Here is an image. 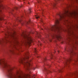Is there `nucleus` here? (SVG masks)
<instances>
[{
    "label": "nucleus",
    "instance_id": "7c9ffc66",
    "mask_svg": "<svg viewBox=\"0 0 78 78\" xmlns=\"http://www.w3.org/2000/svg\"><path fill=\"white\" fill-rule=\"evenodd\" d=\"M72 0V1H73V0Z\"/></svg>",
    "mask_w": 78,
    "mask_h": 78
},
{
    "label": "nucleus",
    "instance_id": "f257e3e1",
    "mask_svg": "<svg viewBox=\"0 0 78 78\" xmlns=\"http://www.w3.org/2000/svg\"><path fill=\"white\" fill-rule=\"evenodd\" d=\"M74 13H75V12H69L68 10V8H67V9H65L64 10L62 13H59L58 14V15L59 16V18L58 20L57 19H55V25L52 26L50 29L52 31L56 33V34L52 35L53 38L55 37L58 40H59V39H61L62 38L60 35V34H59V33L61 31V30L62 29L61 27V24H60L59 20H61L62 19H64V17H65L66 16H70V15L72 16Z\"/></svg>",
    "mask_w": 78,
    "mask_h": 78
},
{
    "label": "nucleus",
    "instance_id": "dca6fc26",
    "mask_svg": "<svg viewBox=\"0 0 78 78\" xmlns=\"http://www.w3.org/2000/svg\"><path fill=\"white\" fill-rule=\"evenodd\" d=\"M29 13H30V12H31V9L30 8L29 9Z\"/></svg>",
    "mask_w": 78,
    "mask_h": 78
},
{
    "label": "nucleus",
    "instance_id": "9b49d317",
    "mask_svg": "<svg viewBox=\"0 0 78 78\" xmlns=\"http://www.w3.org/2000/svg\"><path fill=\"white\" fill-rule=\"evenodd\" d=\"M37 36L38 37H39L41 36V35L40 34V33L37 32Z\"/></svg>",
    "mask_w": 78,
    "mask_h": 78
},
{
    "label": "nucleus",
    "instance_id": "39448f33",
    "mask_svg": "<svg viewBox=\"0 0 78 78\" xmlns=\"http://www.w3.org/2000/svg\"><path fill=\"white\" fill-rule=\"evenodd\" d=\"M5 38L2 40H0V44H6L8 42L7 39L8 38H12L13 39V33L7 32V34H5Z\"/></svg>",
    "mask_w": 78,
    "mask_h": 78
},
{
    "label": "nucleus",
    "instance_id": "7ed1b4c3",
    "mask_svg": "<svg viewBox=\"0 0 78 78\" xmlns=\"http://www.w3.org/2000/svg\"><path fill=\"white\" fill-rule=\"evenodd\" d=\"M29 54V52H27L26 53H25L24 55V57L20 58L19 62L20 63L23 64L24 66V67L27 70H30L31 69H33L34 70L35 68L31 67V66H32L31 60H28L29 58V57H28Z\"/></svg>",
    "mask_w": 78,
    "mask_h": 78
},
{
    "label": "nucleus",
    "instance_id": "f03ea898",
    "mask_svg": "<svg viewBox=\"0 0 78 78\" xmlns=\"http://www.w3.org/2000/svg\"><path fill=\"white\" fill-rule=\"evenodd\" d=\"M0 66H2L3 68L6 69L7 71V76L9 78H28V76H29L27 74H22L19 70L16 71L15 74H13L12 72V68L7 64L4 59H0Z\"/></svg>",
    "mask_w": 78,
    "mask_h": 78
},
{
    "label": "nucleus",
    "instance_id": "423d86ee",
    "mask_svg": "<svg viewBox=\"0 0 78 78\" xmlns=\"http://www.w3.org/2000/svg\"><path fill=\"white\" fill-rule=\"evenodd\" d=\"M29 34H23L22 36L23 37L26 43L28 44H30L33 40L32 39L30 36H29Z\"/></svg>",
    "mask_w": 78,
    "mask_h": 78
},
{
    "label": "nucleus",
    "instance_id": "a878e982",
    "mask_svg": "<svg viewBox=\"0 0 78 78\" xmlns=\"http://www.w3.org/2000/svg\"><path fill=\"white\" fill-rule=\"evenodd\" d=\"M41 30H43V29L42 28H41Z\"/></svg>",
    "mask_w": 78,
    "mask_h": 78
},
{
    "label": "nucleus",
    "instance_id": "9d476101",
    "mask_svg": "<svg viewBox=\"0 0 78 78\" xmlns=\"http://www.w3.org/2000/svg\"><path fill=\"white\" fill-rule=\"evenodd\" d=\"M9 51H10V52H11L12 53H15V52L14 51V49H13L12 50H9Z\"/></svg>",
    "mask_w": 78,
    "mask_h": 78
},
{
    "label": "nucleus",
    "instance_id": "1a4fd4ad",
    "mask_svg": "<svg viewBox=\"0 0 78 78\" xmlns=\"http://www.w3.org/2000/svg\"><path fill=\"white\" fill-rule=\"evenodd\" d=\"M61 0H55V2H53L52 4H51L52 6L53 7V8H56V3H58V2L59 1H60Z\"/></svg>",
    "mask_w": 78,
    "mask_h": 78
},
{
    "label": "nucleus",
    "instance_id": "f8f14e48",
    "mask_svg": "<svg viewBox=\"0 0 78 78\" xmlns=\"http://www.w3.org/2000/svg\"><path fill=\"white\" fill-rule=\"evenodd\" d=\"M44 70H45V71H48V69L46 68L45 67H44Z\"/></svg>",
    "mask_w": 78,
    "mask_h": 78
},
{
    "label": "nucleus",
    "instance_id": "b1692460",
    "mask_svg": "<svg viewBox=\"0 0 78 78\" xmlns=\"http://www.w3.org/2000/svg\"><path fill=\"white\" fill-rule=\"evenodd\" d=\"M46 36V37H47V36H48V35L47 34Z\"/></svg>",
    "mask_w": 78,
    "mask_h": 78
},
{
    "label": "nucleus",
    "instance_id": "f3484780",
    "mask_svg": "<svg viewBox=\"0 0 78 78\" xmlns=\"http://www.w3.org/2000/svg\"><path fill=\"white\" fill-rule=\"evenodd\" d=\"M37 2H38V3H40V2H41V0H37Z\"/></svg>",
    "mask_w": 78,
    "mask_h": 78
},
{
    "label": "nucleus",
    "instance_id": "6e6552de",
    "mask_svg": "<svg viewBox=\"0 0 78 78\" xmlns=\"http://www.w3.org/2000/svg\"><path fill=\"white\" fill-rule=\"evenodd\" d=\"M72 59L71 58H70L69 59H66L64 63L65 66H68V67H69V64L70 62L72 61Z\"/></svg>",
    "mask_w": 78,
    "mask_h": 78
},
{
    "label": "nucleus",
    "instance_id": "ddd939ff",
    "mask_svg": "<svg viewBox=\"0 0 78 78\" xmlns=\"http://www.w3.org/2000/svg\"><path fill=\"white\" fill-rule=\"evenodd\" d=\"M35 17L36 18V19H39V16H35Z\"/></svg>",
    "mask_w": 78,
    "mask_h": 78
},
{
    "label": "nucleus",
    "instance_id": "20e7f679",
    "mask_svg": "<svg viewBox=\"0 0 78 78\" xmlns=\"http://www.w3.org/2000/svg\"><path fill=\"white\" fill-rule=\"evenodd\" d=\"M70 45V47L69 48H65V50L66 51L69 52L71 55L73 56L76 54V53L73 51V49H76L75 45H77L78 43L75 41V42L68 43Z\"/></svg>",
    "mask_w": 78,
    "mask_h": 78
},
{
    "label": "nucleus",
    "instance_id": "2f4dec72",
    "mask_svg": "<svg viewBox=\"0 0 78 78\" xmlns=\"http://www.w3.org/2000/svg\"><path fill=\"white\" fill-rule=\"evenodd\" d=\"M29 22H30V21H29Z\"/></svg>",
    "mask_w": 78,
    "mask_h": 78
},
{
    "label": "nucleus",
    "instance_id": "c756f323",
    "mask_svg": "<svg viewBox=\"0 0 78 78\" xmlns=\"http://www.w3.org/2000/svg\"><path fill=\"white\" fill-rule=\"evenodd\" d=\"M59 51H58V52L59 53Z\"/></svg>",
    "mask_w": 78,
    "mask_h": 78
},
{
    "label": "nucleus",
    "instance_id": "4468645a",
    "mask_svg": "<svg viewBox=\"0 0 78 78\" xmlns=\"http://www.w3.org/2000/svg\"><path fill=\"white\" fill-rule=\"evenodd\" d=\"M34 51L35 53H36L37 52V50H36V48H34Z\"/></svg>",
    "mask_w": 78,
    "mask_h": 78
},
{
    "label": "nucleus",
    "instance_id": "bb28decb",
    "mask_svg": "<svg viewBox=\"0 0 78 78\" xmlns=\"http://www.w3.org/2000/svg\"><path fill=\"white\" fill-rule=\"evenodd\" d=\"M51 56H52V54H51Z\"/></svg>",
    "mask_w": 78,
    "mask_h": 78
},
{
    "label": "nucleus",
    "instance_id": "473e14b6",
    "mask_svg": "<svg viewBox=\"0 0 78 78\" xmlns=\"http://www.w3.org/2000/svg\"><path fill=\"white\" fill-rule=\"evenodd\" d=\"M49 72H51V71H49Z\"/></svg>",
    "mask_w": 78,
    "mask_h": 78
},
{
    "label": "nucleus",
    "instance_id": "412c9836",
    "mask_svg": "<svg viewBox=\"0 0 78 78\" xmlns=\"http://www.w3.org/2000/svg\"><path fill=\"white\" fill-rule=\"evenodd\" d=\"M15 9H18V8L17 7H16L15 8Z\"/></svg>",
    "mask_w": 78,
    "mask_h": 78
},
{
    "label": "nucleus",
    "instance_id": "aec40b11",
    "mask_svg": "<svg viewBox=\"0 0 78 78\" xmlns=\"http://www.w3.org/2000/svg\"><path fill=\"white\" fill-rule=\"evenodd\" d=\"M18 20H19V22H20V23H22L21 22V21L20 20H19V19H18Z\"/></svg>",
    "mask_w": 78,
    "mask_h": 78
},
{
    "label": "nucleus",
    "instance_id": "4be33fe9",
    "mask_svg": "<svg viewBox=\"0 0 78 78\" xmlns=\"http://www.w3.org/2000/svg\"><path fill=\"white\" fill-rule=\"evenodd\" d=\"M47 66H49V67H50V65H48V64H47Z\"/></svg>",
    "mask_w": 78,
    "mask_h": 78
},
{
    "label": "nucleus",
    "instance_id": "393cba45",
    "mask_svg": "<svg viewBox=\"0 0 78 78\" xmlns=\"http://www.w3.org/2000/svg\"><path fill=\"white\" fill-rule=\"evenodd\" d=\"M37 58H39V56H37Z\"/></svg>",
    "mask_w": 78,
    "mask_h": 78
},
{
    "label": "nucleus",
    "instance_id": "2eb2a0df",
    "mask_svg": "<svg viewBox=\"0 0 78 78\" xmlns=\"http://www.w3.org/2000/svg\"><path fill=\"white\" fill-rule=\"evenodd\" d=\"M36 75H33L32 76V77L34 78H35V76H36Z\"/></svg>",
    "mask_w": 78,
    "mask_h": 78
},
{
    "label": "nucleus",
    "instance_id": "6ab92c4d",
    "mask_svg": "<svg viewBox=\"0 0 78 78\" xmlns=\"http://www.w3.org/2000/svg\"><path fill=\"white\" fill-rule=\"evenodd\" d=\"M46 60H47L46 58H44V62H45V61H46Z\"/></svg>",
    "mask_w": 78,
    "mask_h": 78
},
{
    "label": "nucleus",
    "instance_id": "c85d7f7f",
    "mask_svg": "<svg viewBox=\"0 0 78 78\" xmlns=\"http://www.w3.org/2000/svg\"><path fill=\"white\" fill-rule=\"evenodd\" d=\"M44 64L45 65H46V64H45V63H44Z\"/></svg>",
    "mask_w": 78,
    "mask_h": 78
},
{
    "label": "nucleus",
    "instance_id": "72a5a7b5",
    "mask_svg": "<svg viewBox=\"0 0 78 78\" xmlns=\"http://www.w3.org/2000/svg\"><path fill=\"white\" fill-rule=\"evenodd\" d=\"M69 6H70V5H69Z\"/></svg>",
    "mask_w": 78,
    "mask_h": 78
},
{
    "label": "nucleus",
    "instance_id": "0eeeda50",
    "mask_svg": "<svg viewBox=\"0 0 78 78\" xmlns=\"http://www.w3.org/2000/svg\"><path fill=\"white\" fill-rule=\"evenodd\" d=\"M68 33H69V37H68V40L69 42H70V41L73 42V39H75L76 38V37L75 35L73 33V32H71L70 30H69Z\"/></svg>",
    "mask_w": 78,
    "mask_h": 78
},
{
    "label": "nucleus",
    "instance_id": "5701e85b",
    "mask_svg": "<svg viewBox=\"0 0 78 78\" xmlns=\"http://www.w3.org/2000/svg\"><path fill=\"white\" fill-rule=\"evenodd\" d=\"M75 75H76V76H78V75H77V74H76Z\"/></svg>",
    "mask_w": 78,
    "mask_h": 78
},
{
    "label": "nucleus",
    "instance_id": "a211bd4d",
    "mask_svg": "<svg viewBox=\"0 0 78 78\" xmlns=\"http://www.w3.org/2000/svg\"><path fill=\"white\" fill-rule=\"evenodd\" d=\"M59 72H62V69L59 70Z\"/></svg>",
    "mask_w": 78,
    "mask_h": 78
},
{
    "label": "nucleus",
    "instance_id": "cd10ccee",
    "mask_svg": "<svg viewBox=\"0 0 78 78\" xmlns=\"http://www.w3.org/2000/svg\"><path fill=\"white\" fill-rule=\"evenodd\" d=\"M27 23H28V22H27Z\"/></svg>",
    "mask_w": 78,
    "mask_h": 78
}]
</instances>
